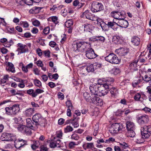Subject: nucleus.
Listing matches in <instances>:
<instances>
[{
    "mask_svg": "<svg viewBox=\"0 0 151 151\" xmlns=\"http://www.w3.org/2000/svg\"><path fill=\"white\" fill-rule=\"evenodd\" d=\"M114 81V79L110 78L107 81L99 86V90L98 96H102L105 95L108 92L111 84Z\"/></svg>",
    "mask_w": 151,
    "mask_h": 151,
    "instance_id": "1",
    "label": "nucleus"
},
{
    "mask_svg": "<svg viewBox=\"0 0 151 151\" xmlns=\"http://www.w3.org/2000/svg\"><path fill=\"white\" fill-rule=\"evenodd\" d=\"M88 43L83 42H74L72 44V49L76 52L85 51L88 47Z\"/></svg>",
    "mask_w": 151,
    "mask_h": 151,
    "instance_id": "2",
    "label": "nucleus"
},
{
    "mask_svg": "<svg viewBox=\"0 0 151 151\" xmlns=\"http://www.w3.org/2000/svg\"><path fill=\"white\" fill-rule=\"evenodd\" d=\"M126 128L127 130V137H133L135 135L134 130L135 125L134 123L132 122L127 121L126 122Z\"/></svg>",
    "mask_w": 151,
    "mask_h": 151,
    "instance_id": "3",
    "label": "nucleus"
},
{
    "mask_svg": "<svg viewBox=\"0 0 151 151\" xmlns=\"http://www.w3.org/2000/svg\"><path fill=\"white\" fill-rule=\"evenodd\" d=\"M32 120L37 127L39 126H44L45 120L39 114H36L32 117Z\"/></svg>",
    "mask_w": 151,
    "mask_h": 151,
    "instance_id": "4",
    "label": "nucleus"
},
{
    "mask_svg": "<svg viewBox=\"0 0 151 151\" xmlns=\"http://www.w3.org/2000/svg\"><path fill=\"white\" fill-rule=\"evenodd\" d=\"M141 133L142 138L148 139L151 134V126H145L142 127Z\"/></svg>",
    "mask_w": 151,
    "mask_h": 151,
    "instance_id": "5",
    "label": "nucleus"
},
{
    "mask_svg": "<svg viewBox=\"0 0 151 151\" xmlns=\"http://www.w3.org/2000/svg\"><path fill=\"white\" fill-rule=\"evenodd\" d=\"M104 58L106 61L112 64H117L119 62L117 56L113 53L109 54Z\"/></svg>",
    "mask_w": 151,
    "mask_h": 151,
    "instance_id": "6",
    "label": "nucleus"
},
{
    "mask_svg": "<svg viewBox=\"0 0 151 151\" xmlns=\"http://www.w3.org/2000/svg\"><path fill=\"white\" fill-rule=\"evenodd\" d=\"M5 109L6 113L8 115H15L19 111V105L16 104L10 107H6Z\"/></svg>",
    "mask_w": 151,
    "mask_h": 151,
    "instance_id": "7",
    "label": "nucleus"
},
{
    "mask_svg": "<svg viewBox=\"0 0 151 151\" xmlns=\"http://www.w3.org/2000/svg\"><path fill=\"white\" fill-rule=\"evenodd\" d=\"M103 9V6L101 3L93 2L92 4L91 10L93 13L100 11Z\"/></svg>",
    "mask_w": 151,
    "mask_h": 151,
    "instance_id": "8",
    "label": "nucleus"
},
{
    "mask_svg": "<svg viewBox=\"0 0 151 151\" xmlns=\"http://www.w3.org/2000/svg\"><path fill=\"white\" fill-rule=\"evenodd\" d=\"M96 95H91V98L89 102L96 106H101L103 104L102 100Z\"/></svg>",
    "mask_w": 151,
    "mask_h": 151,
    "instance_id": "9",
    "label": "nucleus"
},
{
    "mask_svg": "<svg viewBox=\"0 0 151 151\" xmlns=\"http://www.w3.org/2000/svg\"><path fill=\"white\" fill-rule=\"evenodd\" d=\"M88 47L86 48L85 51V55L87 58L88 59H93L96 57L97 55L95 53L94 50L93 49L90 47L89 45Z\"/></svg>",
    "mask_w": 151,
    "mask_h": 151,
    "instance_id": "10",
    "label": "nucleus"
},
{
    "mask_svg": "<svg viewBox=\"0 0 151 151\" xmlns=\"http://www.w3.org/2000/svg\"><path fill=\"white\" fill-rule=\"evenodd\" d=\"M17 47L16 51L18 52V55L28 52L29 51L27 46L21 43H18L17 45Z\"/></svg>",
    "mask_w": 151,
    "mask_h": 151,
    "instance_id": "11",
    "label": "nucleus"
},
{
    "mask_svg": "<svg viewBox=\"0 0 151 151\" xmlns=\"http://www.w3.org/2000/svg\"><path fill=\"white\" fill-rule=\"evenodd\" d=\"M15 138V136L14 134L4 132L2 134L0 139L3 141H12Z\"/></svg>",
    "mask_w": 151,
    "mask_h": 151,
    "instance_id": "12",
    "label": "nucleus"
},
{
    "mask_svg": "<svg viewBox=\"0 0 151 151\" xmlns=\"http://www.w3.org/2000/svg\"><path fill=\"white\" fill-rule=\"evenodd\" d=\"M111 15L115 19L119 20L120 19H124L126 15L124 11L120 12H113L111 13Z\"/></svg>",
    "mask_w": 151,
    "mask_h": 151,
    "instance_id": "13",
    "label": "nucleus"
},
{
    "mask_svg": "<svg viewBox=\"0 0 151 151\" xmlns=\"http://www.w3.org/2000/svg\"><path fill=\"white\" fill-rule=\"evenodd\" d=\"M44 92V90L39 88L34 90L33 89H29L27 91V93L33 98L36 97L38 94Z\"/></svg>",
    "mask_w": 151,
    "mask_h": 151,
    "instance_id": "14",
    "label": "nucleus"
},
{
    "mask_svg": "<svg viewBox=\"0 0 151 151\" xmlns=\"http://www.w3.org/2000/svg\"><path fill=\"white\" fill-rule=\"evenodd\" d=\"M120 129V124L118 123H115L112 124L111 127L109 131L111 134H114L118 133Z\"/></svg>",
    "mask_w": 151,
    "mask_h": 151,
    "instance_id": "15",
    "label": "nucleus"
},
{
    "mask_svg": "<svg viewBox=\"0 0 151 151\" xmlns=\"http://www.w3.org/2000/svg\"><path fill=\"white\" fill-rule=\"evenodd\" d=\"M26 141L22 139H18L15 140L14 142V146L17 148H20L21 147L27 144Z\"/></svg>",
    "mask_w": 151,
    "mask_h": 151,
    "instance_id": "16",
    "label": "nucleus"
},
{
    "mask_svg": "<svg viewBox=\"0 0 151 151\" xmlns=\"http://www.w3.org/2000/svg\"><path fill=\"white\" fill-rule=\"evenodd\" d=\"M60 142V139H57L56 137H54L53 140L50 143V146L51 148L60 147L61 146Z\"/></svg>",
    "mask_w": 151,
    "mask_h": 151,
    "instance_id": "17",
    "label": "nucleus"
},
{
    "mask_svg": "<svg viewBox=\"0 0 151 151\" xmlns=\"http://www.w3.org/2000/svg\"><path fill=\"white\" fill-rule=\"evenodd\" d=\"M137 119L138 122L139 124L141 125L146 124L149 120L148 116L146 115L139 116Z\"/></svg>",
    "mask_w": 151,
    "mask_h": 151,
    "instance_id": "18",
    "label": "nucleus"
},
{
    "mask_svg": "<svg viewBox=\"0 0 151 151\" xmlns=\"http://www.w3.org/2000/svg\"><path fill=\"white\" fill-rule=\"evenodd\" d=\"M83 17H85L87 19L92 21L95 20V17L94 15L90 13L88 10L83 12L82 15Z\"/></svg>",
    "mask_w": 151,
    "mask_h": 151,
    "instance_id": "19",
    "label": "nucleus"
},
{
    "mask_svg": "<svg viewBox=\"0 0 151 151\" xmlns=\"http://www.w3.org/2000/svg\"><path fill=\"white\" fill-rule=\"evenodd\" d=\"M26 125L30 129H34L37 128L35 123L32 122L31 119L28 118L26 119Z\"/></svg>",
    "mask_w": 151,
    "mask_h": 151,
    "instance_id": "20",
    "label": "nucleus"
},
{
    "mask_svg": "<svg viewBox=\"0 0 151 151\" xmlns=\"http://www.w3.org/2000/svg\"><path fill=\"white\" fill-rule=\"evenodd\" d=\"M17 128L18 130L27 133H30L31 132L30 129L25 125H19Z\"/></svg>",
    "mask_w": 151,
    "mask_h": 151,
    "instance_id": "21",
    "label": "nucleus"
},
{
    "mask_svg": "<svg viewBox=\"0 0 151 151\" xmlns=\"http://www.w3.org/2000/svg\"><path fill=\"white\" fill-rule=\"evenodd\" d=\"M89 89L92 94L91 95H96L98 96L99 90V87L96 85L92 84L90 86Z\"/></svg>",
    "mask_w": 151,
    "mask_h": 151,
    "instance_id": "22",
    "label": "nucleus"
},
{
    "mask_svg": "<svg viewBox=\"0 0 151 151\" xmlns=\"http://www.w3.org/2000/svg\"><path fill=\"white\" fill-rule=\"evenodd\" d=\"M116 25L121 27L126 28L128 26V23L127 21L124 19H121L119 20Z\"/></svg>",
    "mask_w": 151,
    "mask_h": 151,
    "instance_id": "23",
    "label": "nucleus"
},
{
    "mask_svg": "<svg viewBox=\"0 0 151 151\" xmlns=\"http://www.w3.org/2000/svg\"><path fill=\"white\" fill-rule=\"evenodd\" d=\"M7 67L6 70L7 71H9L12 73H14L16 71L14 65L12 63L8 62L7 63Z\"/></svg>",
    "mask_w": 151,
    "mask_h": 151,
    "instance_id": "24",
    "label": "nucleus"
},
{
    "mask_svg": "<svg viewBox=\"0 0 151 151\" xmlns=\"http://www.w3.org/2000/svg\"><path fill=\"white\" fill-rule=\"evenodd\" d=\"M118 51L120 55L121 56H124L126 55L129 52V49L128 48H121L118 49Z\"/></svg>",
    "mask_w": 151,
    "mask_h": 151,
    "instance_id": "25",
    "label": "nucleus"
},
{
    "mask_svg": "<svg viewBox=\"0 0 151 151\" xmlns=\"http://www.w3.org/2000/svg\"><path fill=\"white\" fill-rule=\"evenodd\" d=\"M84 31L90 32L93 30L94 27L91 24L86 23L84 25Z\"/></svg>",
    "mask_w": 151,
    "mask_h": 151,
    "instance_id": "26",
    "label": "nucleus"
},
{
    "mask_svg": "<svg viewBox=\"0 0 151 151\" xmlns=\"http://www.w3.org/2000/svg\"><path fill=\"white\" fill-rule=\"evenodd\" d=\"M9 78V76L8 75H4L3 77L0 80V85H2V86H4V85L3 84L6 83V82L8 81Z\"/></svg>",
    "mask_w": 151,
    "mask_h": 151,
    "instance_id": "27",
    "label": "nucleus"
},
{
    "mask_svg": "<svg viewBox=\"0 0 151 151\" xmlns=\"http://www.w3.org/2000/svg\"><path fill=\"white\" fill-rule=\"evenodd\" d=\"M140 42L139 38L137 36L133 37L131 40V42L133 45L136 46L138 45L139 44Z\"/></svg>",
    "mask_w": 151,
    "mask_h": 151,
    "instance_id": "28",
    "label": "nucleus"
},
{
    "mask_svg": "<svg viewBox=\"0 0 151 151\" xmlns=\"http://www.w3.org/2000/svg\"><path fill=\"white\" fill-rule=\"evenodd\" d=\"M41 9L40 7L35 6L30 9L29 12L31 14H36L39 13Z\"/></svg>",
    "mask_w": 151,
    "mask_h": 151,
    "instance_id": "29",
    "label": "nucleus"
},
{
    "mask_svg": "<svg viewBox=\"0 0 151 151\" xmlns=\"http://www.w3.org/2000/svg\"><path fill=\"white\" fill-rule=\"evenodd\" d=\"M34 110L33 108H30L27 109L24 111V114L26 116H30L34 113Z\"/></svg>",
    "mask_w": 151,
    "mask_h": 151,
    "instance_id": "30",
    "label": "nucleus"
},
{
    "mask_svg": "<svg viewBox=\"0 0 151 151\" xmlns=\"http://www.w3.org/2000/svg\"><path fill=\"white\" fill-rule=\"evenodd\" d=\"M81 142V141H78L77 142L73 141L70 142L69 143L68 147L70 149L73 148L75 146H77L80 144Z\"/></svg>",
    "mask_w": 151,
    "mask_h": 151,
    "instance_id": "31",
    "label": "nucleus"
},
{
    "mask_svg": "<svg viewBox=\"0 0 151 151\" xmlns=\"http://www.w3.org/2000/svg\"><path fill=\"white\" fill-rule=\"evenodd\" d=\"M97 68H95L93 64H89L87 65L86 70L88 72H93Z\"/></svg>",
    "mask_w": 151,
    "mask_h": 151,
    "instance_id": "32",
    "label": "nucleus"
},
{
    "mask_svg": "<svg viewBox=\"0 0 151 151\" xmlns=\"http://www.w3.org/2000/svg\"><path fill=\"white\" fill-rule=\"evenodd\" d=\"M93 144L92 143H86L83 145V147L85 150L91 149L93 148Z\"/></svg>",
    "mask_w": 151,
    "mask_h": 151,
    "instance_id": "33",
    "label": "nucleus"
},
{
    "mask_svg": "<svg viewBox=\"0 0 151 151\" xmlns=\"http://www.w3.org/2000/svg\"><path fill=\"white\" fill-rule=\"evenodd\" d=\"M129 67L132 71L137 70V62H134L130 64L129 65Z\"/></svg>",
    "mask_w": 151,
    "mask_h": 151,
    "instance_id": "34",
    "label": "nucleus"
},
{
    "mask_svg": "<svg viewBox=\"0 0 151 151\" xmlns=\"http://www.w3.org/2000/svg\"><path fill=\"white\" fill-rule=\"evenodd\" d=\"M73 24V20L72 19H69L67 20L65 23V26L67 28L72 27Z\"/></svg>",
    "mask_w": 151,
    "mask_h": 151,
    "instance_id": "35",
    "label": "nucleus"
},
{
    "mask_svg": "<svg viewBox=\"0 0 151 151\" xmlns=\"http://www.w3.org/2000/svg\"><path fill=\"white\" fill-rule=\"evenodd\" d=\"M52 21L55 24H57L59 22L58 21V18L56 16L51 17L48 19V21Z\"/></svg>",
    "mask_w": 151,
    "mask_h": 151,
    "instance_id": "36",
    "label": "nucleus"
},
{
    "mask_svg": "<svg viewBox=\"0 0 151 151\" xmlns=\"http://www.w3.org/2000/svg\"><path fill=\"white\" fill-rule=\"evenodd\" d=\"M14 44V42L12 39L10 40L9 41H7V40L5 43L3 45L6 47H9L13 45Z\"/></svg>",
    "mask_w": 151,
    "mask_h": 151,
    "instance_id": "37",
    "label": "nucleus"
},
{
    "mask_svg": "<svg viewBox=\"0 0 151 151\" xmlns=\"http://www.w3.org/2000/svg\"><path fill=\"white\" fill-rule=\"evenodd\" d=\"M33 82L35 85L36 86H37L39 88H40L42 86L41 82L37 79L33 80Z\"/></svg>",
    "mask_w": 151,
    "mask_h": 151,
    "instance_id": "38",
    "label": "nucleus"
},
{
    "mask_svg": "<svg viewBox=\"0 0 151 151\" xmlns=\"http://www.w3.org/2000/svg\"><path fill=\"white\" fill-rule=\"evenodd\" d=\"M110 92L112 96H115L118 93L117 90L116 88L112 87L110 88Z\"/></svg>",
    "mask_w": 151,
    "mask_h": 151,
    "instance_id": "39",
    "label": "nucleus"
},
{
    "mask_svg": "<svg viewBox=\"0 0 151 151\" xmlns=\"http://www.w3.org/2000/svg\"><path fill=\"white\" fill-rule=\"evenodd\" d=\"M83 96L87 101L90 102L91 98V96H90L88 92H85L83 94Z\"/></svg>",
    "mask_w": 151,
    "mask_h": 151,
    "instance_id": "40",
    "label": "nucleus"
},
{
    "mask_svg": "<svg viewBox=\"0 0 151 151\" xmlns=\"http://www.w3.org/2000/svg\"><path fill=\"white\" fill-rule=\"evenodd\" d=\"M142 80L144 81L146 83H147L150 81L151 82V78L147 75H145L144 76H142Z\"/></svg>",
    "mask_w": 151,
    "mask_h": 151,
    "instance_id": "41",
    "label": "nucleus"
},
{
    "mask_svg": "<svg viewBox=\"0 0 151 151\" xmlns=\"http://www.w3.org/2000/svg\"><path fill=\"white\" fill-rule=\"evenodd\" d=\"M32 24L36 27H39L40 25V22L37 20L32 19L31 20Z\"/></svg>",
    "mask_w": 151,
    "mask_h": 151,
    "instance_id": "42",
    "label": "nucleus"
},
{
    "mask_svg": "<svg viewBox=\"0 0 151 151\" xmlns=\"http://www.w3.org/2000/svg\"><path fill=\"white\" fill-rule=\"evenodd\" d=\"M64 130L65 133H67L72 131L73 129L71 126L70 125H68L64 128Z\"/></svg>",
    "mask_w": 151,
    "mask_h": 151,
    "instance_id": "43",
    "label": "nucleus"
},
{
    "mask_svg": "<svg viewBox=\"0 0 151 151\" xmlns=\"http://www.w3.org/2000/svg\"><path fill=\"white\" fill-rule=\"evenodd\" d=\"M63 132L61 130H59L56 132V136L55 137H56L57 139L58 138H61L63 136Z\"/></svg>",
    "mask_w": 151,
    "mask_h": 151,
    "instance_id": "44",
    "label": "nucleus"
},
{
    "mask_svg": "<svg viewBox=\"0 0 151 151\" xmlns=\"http://www.w3.org/2000/svg\"><path fill=\"white\" fill-rule=\"evenodd\" d=\"M69 122L71 123L74 128H76L78 127L79 124L77 121H75L74 119L69 120Z\"/></svg>",
    "mask_w": 151,
    "mask_h": 151,
    "instance_id": "45",
    "label": "nucleus"
},
{
    "mask_svg": "<svg viewBox=\"0 0 151 151\" xmlns=\"http://www.w3.org/2000/svg\"><path fill=\"white\" fill-rule=\"evenodd\" d=\"M66 106L68 109H73V106L70 100H68L65 103Z\"/></svg>",
    "mask_w": 151,
    "mask_h": 151,
    "instance_id": "46",
    "label": "nucleus"
},
{
    "mask_svg": "<svg viewBox=\"0 0 151 151\" xmlns=\"http://www.w3.org/2000/svg\"><path fill=\"white\" fill-rule=\"evenodd\" d=\"M79 138V136L77 134H73L71 137V139L75 140H78Z\"/></svg>",
    "mask_w": 151,
    "mask_h": 151,
    "instance_id": "47",
    "label": "nucleus"
},
{
    "mask_svg": "<svg viewBox=\"0 0 151 151\" xmlns=\"http://www.w3.org/2000/svg\"><path fill=\"white\" fill-rule=\"evenodd\" d=\"M95 20L96 19V21L97 22V24L101 26V27H102V23H103V21L102 20L99 18H97V17H95Z\"/></svg>",
    "mask_w": 151,
    "mask_h": 151,
    "instance_id": "48",
    "label": "nucleus"
},
{
    "mask_svg": "<svg viewBox=\"0 0 151 151\" xmlns=\"http://www.w3.org/2000/svg\"><path fill=\"white\" fill-rule=\"evenodd\" d=\"M141 97V96L140 94L139 93H137L134 96V99L136 101H141L140 100Z\"/></svg>",
    "mask_w": 151,
    "mask_h": 151,
    "instance_id": "49",
    "label": "nucleus"
},
{
    "mask_svg": "<svg viewBox=\"0 0 151 151\" xmlns=\"http://www.w3.org/2000/svg\"><path fill=\"white\" fill-rule=\"evenodd\" d=\"M116 23L113 21V22H108L106 25H107L109 27H110L112 28L115 24H116Z\"/></svg>",
    "mask_w": 151,
    "mask_h": 151,
    "instance_id": "50",
    "label": "nucleus"
},
{
    "mask_svg": "<svg viewBox=\"0 0 151 151\" xmlns=\"http://www.w3.org/2000/svg\"><path fill=\"white\" fill-rule=\"evenodd\" d=\"M120 37L118 36H114L113 37V40L115 43H117L120 40Z\"/></svg>",
    "mask_w": 151,
    "mask_h": 151,
    "instance_id": "51",
    "label": "nucleus"
},
{
    "mask_svg": "<svg viewBox=\"0 0 151 151\" xmlns=\"http://www.w3.org/2000/svg\"><path fill=\"white\" fill-rule=\"evenodd\" d=\"M97 41L99 40L102 42H104L105 40V38L104 37L102 36H96Z\"/></svg>",
    "mask_w": 151,
    "mask_h": 151,
    "instance_id": "52",
    "label": "nucleus"
},
{
    "mask_svg": "<svg viewBox=\"0 0 151 151\" xmlns=\"http://www.w3.org/2000/svg\"><path fill=\"white\" fill-rule=\"evenodd\" d=\"M21 64H22V71L24 73H27L28 71V68L27 66L26 65H24L22 63H21Z\"/></svg>",
    "mask_w": 151,
    "mask_h": 151,
    "instance_id": "53",
    "label": "nucleus"
},
{
    "mask_svg": "<svg viewBox=\"0 0 151 151\" xmlns=\"http://www.w3.org/2000/svg\"><path fill=\"white\" fill-rule=\"evenodd\" d=\"M43 52L45 56L47 57L48 58H50V52L49 50L44 51Z\"/></svg>",
    "mask_w": 151,
    "mask_h": 151,
    "instance_id": "54",
    "label": "nucleus"
},
{
    "mask_svg": "<svg viewBox=\"0 0 151 151\" xmlns=\"http://www.w3.org/2000/svg\"><path fill=\"white\" fill-rule=\"evenodd\" d=\"M40 149V151H47L48 150V148L46 145L41 146Z\"/></svg>",
    "mask_w": 151,
    "mask_h": 151,
    "instance_id": "55",
    "label": "nucleus"
},
{
    "mask_svg": "<svg viewBox=\"0 0 151 151\" xmlns=\"http://www.w3.org/2000/svg\"><path fill=\"white\" fill-rule=\"evenodd\" d=\"M24 2L28 5L32 4V0H24Z\"/></svg>",
    "mask_w": 151,
    "mask_h": 151,
    "instance_id": "56",
    "label": "nucleus"
},
{
    "mask_svg": "<svg viewBox=\"0 0 151 151\" xmlns=\"http://www.w3.org/2000/svg\"><path fill=\"white\" fill-rule=\"evenodd\" d=\"M36 52L38 55L40 57H41L43 53L42 52L40 48L37 49L36 50Z\"/></svg>",
    "mask_w": 151,
    "mask_h": 151,
    "instance_id": "57",
    "label": "nucleus"
},
{
    "mask_svg": "<svg viewBox=\"0 0 151 151\" xmlns=\"http://www.w3.org/2000/svg\"><path fill=\"white\" fill-rule=\"evenodd\" d=\"M50 31L49 27H46L43 30V32L45 34H47L49 33Z\"/></svg>",
    "mask_w": 151,
    "mask_h": 151,
    "instance_id": "58",
    "label": "nucleus"
},
{
    "mask_svg": "<svg viewBox=\"0 0 151 151\" xmlns=\"http://www.w3.org/2000/svg\"><path fill=\"white\" fill-rule=\"evenodd\" d=\"M115 141V139L113 137H110L108 139L105 141V143H110L111 142H113Z\"/></svg>",
    "mask_w": 151,
    "mask_h": 151,
    "instance_id": "59",
    "label": "nucleus"
},
{
    "mask_svg": "<svg viewBox=\"0 0 151 151\" xmlns=\"http://www.w3.org/2000/svg\"><path fill=\"white\" fill-rule=\"evenodd\" d=\"M93 65L95 68H97V69L98 68H100L101 67L102 64L101 63H96L94 64Z\"/></svg>",
    "mask_w": 151,
    "mask_h": 151,
    "instance_id": "60",
    "label": "nucleus"
},
{
    "mask_svg": "<svg viewBox=\"0 0 151 151\" xmlns=\"http://www.w3.org/2000/svg\"><path fill=\"white\" fill-rule=\"evenodd\" d=\"M38 67H42L43 66V64L42 63V61L40 60H38L36 63Z\"/></svg>",
    "mask_w": 151,
    "mask_h": 151,
    "instance_id": "61",
    "label": "nucleus"
},
{
    "mask_svg": "<svg viewBox=\"0 0 151 151\" xmlns=\"http://www.w3.org/2000/svg\"><path fill=\"white\" fill-rule=\"evenodd\" d=\"M21 24L25 28H27L29 26L28 23H27V22L26 21L22 22Z\"/></svg>",
    "mask_w": 151,
    "mask_h": 151,
    "instance_id": "62",
    "label": "nucleus"
},
{
    "mask_svg": "<svg viewBox=\"0 0 151 151\" xmlns=\"http://www.w3.org/2000/svg\"><path fill=\"white\" fill-rule=\"evenodd\" d=\"M1 52L2 54H6L8 51L7 49L5 48L4 47H3L1 49Z\"/></svg>",
    "mask_w": 151,
    "mask_h": 151,
    "instance_id": "63",
    "label": "nucleus"
},
{
    "mask_svg": "<svg viewBox=\"0 0 151 151\" xmlns=\"http://www.w3.org/2000/svg\"><path fill=\"white\" fill-rule=\"evenodd\" d=\"M58 97L59 99H60L61 100H63L64 99V96L62 93L59 92L58 94Z\"/></svg>",
    "mask_w": 151,
    "mask_h": 151,
    "instance_id": "64",
    "label": "nucleus"
}]
</instances>
